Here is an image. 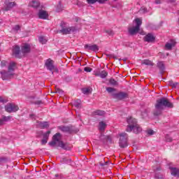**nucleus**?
Returning a JSON list of instances; mask_svg holds the SVG:
<instances>
[{
    "mask_svg": "<svg viewBox=\"0 0 179 179\" xmlns=\"http://www.w3.org/2000/svg\"><path fill=\"white\" fill-rule=\"evenodd\" d=\"M171 176L174 177H179V169L177 168H170Z\"/></svg>",
    "mask_w": 179,
    "mask_h": 179,
    "instance_id": "nucleus-20",
    "label": "nucleus"
},
{
    "mask_svg": "<svg viewBox=\"0 0 179 179\" xmlns=\"http://www.w3.org/2000/svg\"><path fill=\"white\" fill-rule=\"evenodd\" d=\"M127 122L128 124L126 129L127 132H134V134H140V132H142V127L138 124L136 119L130 117L127 118Z\"/></svg>",
    "mask_w": 179,
    "mask_h": 179,
    "instance_id": "nucleus-2",
    "label": "nucleus"
},
{
    "mask_svg": "<svg viewBox=\"0 0 179 179\" xmlns=\"http://www.w3.org/2000/svg\"><path fill=\"white\" fill-rule=\"evenodd\" d=\"M50 134H51V131H48L46 133H45L43 134V138L48 140V138H49Z\"/></svg>",
    "mask_w": 179,
    "mask_h": 179,
    "instance_id": "nucleus-35",
    "label": "nucleus"
},
{
    "mask_svg": "<svg viewBox=\"0 0 179 179\" xmlns=\"http://www.w3.org/2000/svg\"><path fill=\"white\" fill-rule=\"evenodd\" d=\"M0 73L3 80H10V79H12V78H13L15 76V73L9 71H6L5 70L0 71Z\"/></svg>",
    "mask_w": 179,
    "mask_h": 179,
    "instance_id": "nucleus-7",
    "label": "nucleus"
},
{
    "mask_svg": "<svg viewBox=\"0 0 179 179\" xmlns=\"http://www.w3.org/2000/svg\"><path fill=\"white\" fill-rule=\"evenodd\" d=\"M169 86H171L172 89H176L177 86H178L179 83H174L173 80H171L168 82Z\"/></svg>",
    "mask_w": 179,
    "mask_h": 179,
    "instance_id": "nucleus-25",
    "label": "nucleus"
},
{
    "mask_svg": "<svg viewBox=\"0 0 179 179\" xmlns=\"http://www.w3.org/2000/svg\"><path fill=\"white\" fill-rule=\"evenodd\" d=\"M114 1H117V0H114Z\"/></svg>",
    "mask_w": 179,
    "mask_h": 179,
    "instance_id": "nucleus-62",
    "label": "nucleus"
},
{
    "mask_svg": "<svg viewBox=\"0 0 179 179\" xmlns=\"http://www.w3.org/2000/svg\"><path fill=\"white\" fill-rule=\"evenodd\" d=\"M74 106L76 108H80L82 107V104H80V100L77 99L75 102H74Z\"/></svg>",
    "mask_w": 179,
    "mask_h": 179,
    "instance_id": "nucleus-32",
    "label": "nucleus"
},
{
    "mask_svg": "<svg viewBox=\"0 0 179 179\" xmlns=\"http://www.w3.org/2000/svg\"><path fill=\"white\" fill-rule=\"evenodd\" d=\"M2 118H3V121H4V122H8V121H10V118H12V117H10V116H4Z\"/></svg>",
    "mask_w": 179,
    "mask_h": 179,
    "instance_id": "nucleus-38",
    "label": "nucleus"
},
{
    "mask_svg": "<svg viewBox=\"0 0 179 179\" xmlns=\"http://www.w3.org/2000/svg\"><path fill=\"white\" fill-rule=\"evenodd\" d=\"M162 171V167H160V166L157 167L155 169V171Z\"/></svg>",
    "mask_w": 179,
    "mask_h": 179,
    "instance_id": "nucleus-55",
    "label": "nucleus"
},
{
    "mask_svg": "<svg viewBox=\"0 0 179 179\" xmlns=\"http://www.w3.org/2000/svg\"><path fill=\"white\" fill-rule=\"evenodd\" d=\"M29 5L30 6H31V8H34L35 9H37V8L40 6V2L37 1H32L31 2L29 3Z\"/></svg>",
    "mask_w": 179,
    "mask_h": 179,
    "instance_id": "nucleus-24",
    "label": "nucleus"
},
{
    "mask_svg": "<svg viewBox=\"0 0 179 179\" xmlns=\"http://www.w3.org/2000/svg\"><path fill=\"white\" fill-rule=\"evenodd\" d=\"M47 69L48 71H50V72H52L54 71L55 66H54V63L51 59H48L46 60L45 64Z\"/></svg>",
    "mask_w": 179,
    "mask_h": 179,
    "instance_id": "nucleus-10",
    "label": "nucleus"
},
{
    "mask_svg": "<svg viewBox=\"0 0 179 179\" xmlns=\"http://www.w3.org/2000/svg\"><path fill=\"white\" fill-rule=\"evenodd\" d=\"M112 97L115 99L116 100H125V99H128L129 94L127 92H120L117 93L112 94Z\"/></svg>",
    "mask_w": 179,
    "mask_h": 179,
    "instance_id": "nucleus-8",
    "label": "nucleus"
},
{
    "mask_svg": "<svg viewBox=\"0 0 179 179\" xmlns=\"http://www.w3.org/2000/svg\"><path fill=\"white\" fill-rule=\"evenodd\" d=\"M39 43H41V44H45L47 43V40H45V38H44V37L40 36L39 37Z\"/></svg>",
    "mask_w": 179,
    "mask_h": 179,
    "instance_id": "nucleus-33",
    "label": "nucleus"
},
{
    "mask_svg": "<svg viewBox=\"0 0 179 179\" xmlns=\"http://www.w3.org/2000/svg\"><path fill=\"white\" fill-rule=\"evenodd\" d=\"M0 103H3V104H5V103H8V99L0 96Z\"/></svg>",
    "mask_w": 179,
    "mask_h": 179,
    "instance_id": "nucleus-40",
    "label": "nucleus"
},
{
    "mask_svg": "<svg viewBox=\"0 0 179 179\" xmlns=\"http://www.w3.org/2000/svg\"><path fill=\"white\" fill-rule=\"evenodd\" d=\"M34 104H36V106H40V104H43V101H36L35 102H34Z\"/></svg>",
    "mask_w": 179,
    "mask_h": 179,
    "instance_id": "nucleus-48",
    "label": "nucleus"
},
{
    "mask_svg": "<svg viewBox=\"0 0 179 179\" xmlns=\"http://www.w3.org/2000/svg\"><path fill=\"white\" fill-rule=\"evenodd\" d=\"M56 93H61V90L59 89L56 90Z\"/></svg>",
    "mask_w": 179,
    "mask_h": 179,
    "instance_id": "nucleus-57",
    "label": "nucleus"
},
{
    "mask_svg": "<svg viewBox=\"0 0 179 179\" xmlns=\"http://www.w3.org/2000/svg\"><path fill=\"white\" fill-rule=\"evenodd\" d=\"M134 22L136 26L128 28V32L130 36H135V34L138 33L139 30H141V26H142V20L136 18L134 20Z\"/></svg>",
    "mask_w": 179,
    "mask_h": 179,
    "instance_id": "nucleus-5",
    "label": "nucleus"
},
{
    "mask_svg": "<svg viewBox=\"0 0 179 179\" xmlns=\"http://www.w3.org/2000/svg\"><path fill=\"white\" fill-rule=\"evenodd\" d=\"M109 83L111 86H118V82H117L114 78H110L109 80Z\"/></svg>",
    "mask_w": 179,
    "mask_h": 179,
    "instance_id": "nucleus-28",
    "label": "nucleus"
},
{
    "mask_svg": "<svg viewBox=\"0 0 179 179\" xmlns=\"http://www.w3.org/2000/svg\"><path fill=\"white\" fill-rule=\"evenodd\" d=\"M15 68H16V63L14 62H10L8 66V71L9 72H15Z\"/></svg>",
    "mask_w": 179,
    "mask_h": 179,
    "instance_id": "nucleus-21",
    "label": "nucleus"
},
{
    "mask_svg": "<svg viewBox=\"0 0 179 179\" xmlns=\"http://www.w3.org/2000/svg\"><path fill=\"white\" fill-rule=\"evenodd\" d=\"M31 47L30 45L28 43H24L21 48V51L22 54H28V52H30Z\"/></svg>",
    "mask_w": 179,
    "mask_h": 179,
    "instance_id": "nucleus-15",
    "label": "nucleus"
},
{
    "mask_svg": "<svg viewBox=\"0 0 179 179\" xmlns=\"http://www.w3.org/2000/svg\"><path fill=\"white\" fill-rule=\"evenodd\" d=\"M107 164H108V162H100V166H101L102 167L104 166H107Z\"/></svg>",
    "mask_w": 179,
    "mask_h": 179,
    "instance_id": "nucleus-51",
    "label": "nucleus"
},
{
    "mask_svg": "<svg viewBox=\"0 0 179 179\" xmlns=\"http://www.w3.org/2000/svg\"><path fill=\"white\" fill-rule=\"evenodd\" d=\"M1 68H3L4 66H6V61L3 60L1 62Z\"/></svg>",
    "mask_w": 179,
    "mask_h": 179,
    "instance_id": "nucleus-45",
    "label": "nucleus"
},
{
    "mask_svg": "<svg viewBox=\"0 0 179 179\" xmlns=\"http://www.w3.org/2000/svg\"><path fill=\"white\" fill-rule=\"evenodd\" d=\"M119 146L125 148L128 146V134L127 133L119 134Z\"/></svg>",
    "mask_w": 179,
    "mask_h": 179,
    "instance_id": "nucleus-6",
    "label": "nucleus"
},
{
    "mask_svg": "<svg viewBox=\"0 0 179 179\" xmlns=\"http://www.w3.org/2000/svg\"><path fill=\"white\" fill-rule=\"evenodd\" d=\"M58 129L62 132H71V127L68 126H59Z\"/></svg>",
    "mask_w": 179,
    "mask_h": 179,
    "instance_id": "nucleus-23",
    "label": "nucleus"
},
{
    "mask_svg": "<svg viewBox=\"0 0 179 179\" xmlns=\"http://www.w3.org/2000/svg\"><path fill=\"white\" fill-rule=\"evenodd\" d=\"M106 76H108V73L107 71L103 70L100 73V78L101 79H106Z\"/></svg>",
    "mask_w": 179,
    "mask_h": 179,
    "instance_id": "nucleus-27",
    "label": "nucleus"
},
{
    "mask_svg": "<svg viewBox=\"0 0 179 179\" xmlns=\"http://www.w3.org/2000/svg\"><path fill=\"white\" fill-rule=\"evenodd\" d=\"M15 6H16V3L15 1H9L6 4L5 10H6L7 12L8 10H12V9L15 8Z\"/></svg>",
    "mask_w": 179,
    "mask_h": 179,
    "instance_id": "nucleus-18",
    "label": "nucleus"
},
{
    "mask_svg": "<svg viewBox=\"0 0 179 179\" xmlns=\"http://www.w3.org/2000/svg\"><path fill=\"white\" fill-rule=\"evenodd\" d=\"M141 65H147L148 66H153L155 64H153V62L149 60V59H144L141 61Z\"/></svg>",
    "mask_w": 179,
    "mask_h": 179,
    "instance_id": "nucleus-22",
    "label": "nucleus"
},
{
    "mask_svg": "<svg viewBox=\"0 0 179 179\" xmlns=\"http://www.w3.org/2000/svg\"><path fill=\"white\" fill-rule=\"evenodd\" d=\"M3 124H5V121H3V119L1 118L0 119V125H3Z\"/></svg>",
    "mask_w": 179,
    "mask_h": 179,
    "instance_id": "nucleus-53",
    "label": "nucleus"
},
{
    "mask_svg": "<svg viewBox=\"0 0 179 179\" xmlns=\"http://www.w3.org/2000/svg\"><path fill=\"white\" fill-rule=\"evenodd\" d=\"M147 135H148L149 136H151L152 135L155 134V131H153V129H148L146 131Z\"/></svg>",
    "mask_w": 179,
    "mask_h": 179,
    "instance_id": "nucleus-34",
    "label": "nucleus"
},
{
    "mask_svg": "<svg viewBox=\"0 0 179 179\" xmlns=\"http://www.w3.org/2000/svg\"><path fill=\"white\" fill-rule=\"evenodd\" d=\"M60 139L61 134L57 133L53 136L52 141L49 142L50 146H55V145L58 143V146H59V148H62V149H64V150H66V145H65V143H64V142H62V141H61Z\"/></svg>",
    "mask_w": 179,
    "mask_h": 179,
    "instance_id": "nucleus-4",
    "label": "nucleus"
},
{
    "mask_svg": "<svg viewBox=\"0 0 179 179\" xmlns=\"http://www.w3.org/2000/svg\"><path fill=\"white\" fill-rule=\"evenodd\" d=\"M166 142H171L172 139H171V138H170L169 136H166Z\"/></svg>",
    "mask_w": 179,
    "mask_h": 179,
    "instance_id": "nucleus-54",
    "label": "nucleus"
},
{
    "mask_svg": "<svg viewBox=\"0 0 179 179\" xmlns=\"http://www.w3.org/2000/svg\"><path fill=\"white\" fill-rule=\"evenodd\" d=\"M176 44H177L176 40L171 39L170 42L166 43L165 48H166L168 50H170L173 48V47H176Z\"/></svg>",
    "mask_w": 179,
    "mask_h": 179,
    "instance_id": "nucleus-13",
    "label": "nucleus"
},
{
    "mask_svg": "<svg viewBox=\"0 0 179 179\" xmlns=\"http://www.w3.org/2000/svg\"><path fill=\"white\" fill-rule=\"evenodd\" d=\"M107 1H108V0H97V2H98V3L103 4V3H105L106 2H107Z\"/></svg>",
    "mask_w": 179,
    "mask_h": 179,
    "instance_id": "nucleus-49",
    "label": "nucleus"
},
{
    "mask_svg": "<svg viewBox=\"0 0 179 179\" xmlns=\"http://www.w3.org/2000/svg\"><path fill=\"white\" fill-rule=\"evenodd\" d=\"M156 40V38L152 34H148L145 36H144V41L147 43H153Z\"/></svg>",
    "mask_w": 179,
    "mask_h": 179,
    "instance_id": "nucleus-14",
    "label": "nucleus"
},
{
    "mask_svg": "<svg viewBox=\"0 0 179 179\" xmlns=\"http://www.w3.org/2000/svg\"><path fill=\"white\" fill-rule=\"evenodd\" d=\"M155 178H157V179H164V176L163 175L159 176V174L156 173L155 174Z\"/></svg>",
    "mask_w": 179,
    "mask_h": 179,
    "instance_id": "nucleus-46",
    "label": "nucleus"
},
{
    "mask_svg": "<svg viewBox=\"0 0 179 179\" xmlns=\"http://www.w3.org/2000/svg\"><path fill=\"white\" fill-rule=\"evenodd\" d=\"M62 29L59 31V33H61L63 35L71 34V33H75L78 31V27H68V24L65 22H62L60 24Z\"/></svg>",
    "mask_w": 179,
    "mask_h": 179,
    "instance_id": "nucleus-3",
    "label": "nucleus"
},
{
    "mask_svg": "<svg viewBox=\"0 0 179 179\" xmlns=\"http://www.w3.org/2000/svg\"><path fill=\"white\" fill-rule=\"evenodd\" d=\"M157 66L159 69L160 73H164V71L166 70V66H164V62H158L157 64Z\"/></svg>",
    "mask_w": 179,
    "mask_h": 179,
    "instance_id": "nucleus-19",
    "label": "nucleus"
},
{
    "mask_svg": "<svg viewBox=\"0 0 179 179\" xmlns=\"http://www.w3.org/2000/svg\"><path fill=\"white\" fill-rule=\"evenodd\" d=\"M84 71L85 72H92V69L90 67H85Z\"/></svg>",
    "mask_w": 179,
    "mask_h": 179,
    "instance_id": "nucleus-44",
    "label": "nucleus"
},
{
    "mask_svg": "<svg viewBox=\"0 0 179 179\" xmlns=\"http://www.w3.org/2000/svg\"><path fill=\"white\" fill-rule=\"evenodd\" d=\"M55 177L57 179H61V178H62V175H59V174L57 173L55 175Z\"/></svg>",
    "mask_w": 179,
    "mask_h": 179,
    "instance_id": "nucleus-50",
    "label": "nucleus"
},
{
    "mask_svg": "<svg viewBox=\"0 0 179 179\" xmlns=\"http://www.w3.org/2000/svg\"><path fill=\"white\" fill-rule=\"evenodd\" d=\"M31 118H34L35 115H30Z\"/></svg>",
    "mask_w": 179,
    "mask_h": 179,
    "instance_id": "nucleus-59",
    "label": "nucleus"
},
{
    "mask_svg": "<svg viewBox=\"0 0 179 179\" xmlns=\"http://www.w3.org/2000/svg\"><path fill=\"white\" fill-rule=\"evenodd\" d=\"M155 107V109L153 111V115L155 117H159V115H162L164 108H173L174 104L169 101L167 98L162 97L157 100Z\"/></svg>",
    "mask_w": 179,
    "mask_h": 179,
    "instance_id": "nucleus-1",
    "label": "nucleus"
},
{
    "mask_svg": "<svg viewBox=\"0 0 179 179\" xmlns=\"http://www.w3.org/2000/svg\"><path fill=\"white\" fill-rule=\"evenodd\" d=\"M39 127L42 129L48 128V122H41L39 123Z\"/></svg>",
    "mask_w": 179,
    "mask_h": 179,
    "instance_id": "nucleus-30",
    "label": "nucleus"
},
{
    "mask_svg": "<svg viewBox=\"0 0 179 179\" xmlns=\"http://www.w3.org/2000/svg\"><path fill=\"white\" fill-rule=\"evenodd\" d=\"M99 141L102 142V143H107V142L111 143V137L110 136L104 135L103 134H101L99 136Z\"/></svg>",
    "mask_w": 179,
    "mask_h": 179,
    "instance_id": "nucleus-12",
    "label": "nucleus"
},
{
    "mask_svg": "<svg viewBox=\"0 0 179 179\" xmlns=\"http://www.w3.org/2000/svg\"><path fill=\"white\" fill-rule=\"evenodd\" d=\"M13 31H15L16 33H17L19 31V30H20V25H15L13 27Z\"/></svg>",
    "mask_w": 179,
    "mask_h": 179,
    "instance_id": "nucleus-36",
    "label": "nucleus"
},
{
    "mask_svg": "<svg viewBox=\"0 0 179 179\" xmlns=\"http://www.w3.org/2000/svg\"><path fill=\"white\" fill-rule=\"evenodd\" d=\"M94 75H95L96 76H99V78H100V73L96 72V73H94Z\"/></svg>",
    "mask_w": 179,
    "mask_h": 179,
    "instance_id": "nucleus-56",
    "label": "nucleus"
},
{
    "mask_svg": "<svg viewBox=\"0 0 179 179\" xmlns=\"http://www.w3.org/2000/svg\"><path fill=\"white\" fill-rule=\"evenodd\" d=\"M105 33L108 34V36H114V31H113L111 29L106 30Z\"/></svg>",
    "mask_w": 179,
    "mask_h": 179,
    "instance_id": "nucleus-39",
    "label": "nucleus"
},
{
    "mask_svg": "<svg viewBox=\"0 0 179 179\" xmlns=\"http://www.w3.org/2000/svg\"><path fill=\"white\" fill-rule=\"evenodd\" d=\"M64 10V6L61 4V1H59L58 5L57 6L56 10L57 12H61Z\"/></svg>",
    "mask_w": 179,
    "mask_h": 179,
    "instance_id": "nucleus-31",
    "label": "nucleus"
},
{
    "mask_svg": "<svg viewBox=\"0 0 179 179\" xmlns=\"http://www.w3.org/2000/svg\"><path fill=\"white\" fill-rule=\"evenodd\" d=\"M87 2L89 3V5H94V3L97 2V0H87Z\"/></svg>",
    "mask_w": 179,
    "mask_h": 179,
    "instance_id": "nucleus-41",
    "label": "nucleus"
},
{
    "mask_svg": "<svg viewBox=\"0 0 179 179\" xmlns=\"http://www.w3.org/2000/svg\"><path fill=\"white\" fill-rule=\"evenodd\" d=\"M84 47L87 51H94V52L99 51V46L97 45L86 44Z\"/></svg>",
    "mask_w": 179,
    "mask_h": 179,
    "instance_id": "nucleus-11",
    "label": "nucleus"
},
{
    "mask_svg": "<svg viewBox=\"0 0 179 179\" xmlns=\"http://www.w3.org/2000/svg\"><path fill=\"white\" fill-rule=\"evenodd\" d=\"M6 162V158L0 157V164H3V163Z\"/></svg>",
    "mask_w": 179,
    "mask_h": 179,
    "instance_id": "nucleus-43",
    "label": "nucleus"
},
{
    "mask_svg": "<svg viewBox=\"0 0 179 179\" xmlns=\"http://www.w3.org/2000/svg\"><path fill=\"white\" fill-rule=\"evenodd\" d=\"M38 16L39 19H43L44 20H45V19L48 17V13H47V11L45 10H40L38 13Z\"/></svg>",
    "mask_w": 179,
    "mask_h": 179,
    "instance_id": "nucleus-17",
    "label": "nucleus"
},
{
    "mask_svg": "<svg viewBox=\"0 0 179 179\" xmlns=\"http://www.w3.org/2000/svg\"><path fill=\"white\" fill-rule=\"evenodd\" d=\"M5 110L7 113H16L19 110V106L15 103H8L5 106Z\"/></svg>",
    "mask_w": 179,
    "mask_h": 179,
    "instance_id": "nucleus-9",
    "label": "nucleus"
},
{
    "mask_svg": "<svg viewBox=\"0 0 179 179\" xmlns=\"http://www.w3.org/2000/svg\"><path fill=\"white\" fill-rule=\"evenodd\" d=\"M169 2H176V0H168Z\"/></svg>",
    "mask_w": 179,
    "mask_h": 179,
    "instance_id": "nucleus-58",
    "label": "nucleus"
},
{
    "mask_svg": "<svg viewBox=\"0 0 179 179\" xmlns=\"http://www.w3.org/2000/svg\"><path fill=\"white\" fill-rule=\"evenodd\" d=\"M104 114H106V112L104 110H97L96 111L94 112V115H104Z\"/></svg>",
    "mask_w": 179,
    "mask_h": 179,
    "instance_id": "nucleus-29",
    "label": "nucleus"
},
{
    "mask_svg": "<svg viewBox=\"0 0 179 179\" xmlns=\"http://www.w3.org/2000/svg\"><path fill=\"white\" fill-rule=\"evenodd\" d=\"M155 3H156L157 5H160V3H162V1H160V0H155Z\"/></svg>",
    "mask_w": 179,
    "mask_h": 179,
    "instance_id": "nucleus-52",
    "label": "nucleus"
},
{
    "mask_svg": "<svg viewBox=\"0 0 179 179\" xmlns=\"http://www.w3.org/2000/svg\"><path fill=\"white\" fill-rule=\"evenodd\" d=\"M106 127H107V124L104 122H100L99 125V129L101 132L106 129Z\"/></svg>",
    "mask_w": 179,
    "mask_h": 179,
    "instance_id": "nucleus-26",
    "label": "nucleus"
},
{
    "mask_svg": "<svg viewBox=\"0 0 179 179\" xmlns=\"http://www.w3.org/2000/svg\"><path fill=\"white\" fill-rule=\"evenodd\" d=\"M106 91L108 93H113V92H115V89L113 87H106Z\"/></svg>",
    "mask_w": 179,
    "mask_h": 179,
    "instance_id": "nucleus-37",
    "label": "nucleus"
},
{
    "mask_svg": "<svg viewBox=\"0 0 179 179\" xmlns=\"http://www.w3.org/2000/svg\"><path fill=\"white\" fill-rule=\"evenodd\" d=\"M89 92H90V90L88 88H84L83 89V93L84 94H87V93H89Z\"/></svg>",
    "mask_w": 179,
    "mask_h": 179,
    "instance_id": "nucleus-42",
    "label": "nucleus"
},
{
    "mask_svg": "<svg viewBox=\"0 0 179 179\" xmlns=\"http://www.w3.org/2000/svg\"><path fill=\"white\" fill-rule=\"evenodd\" d=\"M52 75H54V71H52Z\"/></svg>",
    "mask_w": 179,
    "mask_h": 179,
    "instance_id": "nucleus-61",
    "label": "nucleus"
},
{
    "mask_svg": "<svg viewBox=\"0 0 179 179\" xmlns=\"http://www.w3.org/2000/svg\"><path fill=\"white\" fill-rule=\"evenodd\" d=\"M48 139L47 138H43L42 140H41V145H45L46 143H47V142H48Z\"/></svg>",
    "mask_w": 179,
    "mask_h": 179,
    "instance_id": "nucleus-47",
    "label": "nucleus"
},
{
    "mask_svg": "<svg viewBox=\"0 0 179 179\" xmlns=\"http://www.w3.org/2000/svg\"><path fill=\"white\" fill-rule=\"evenodd\" d=\"M144 12H148V10L146 8H144Z\"/></svg>",
    "mask_w": 179,
    "mask_h": 179,
    "instance_id": "nucleus-60",
    "label": "nucleus"
},
{
    "mask_svg": "<svg viewBox=\"0 0 179 179\" xmlns=\"http://www.w3.org/2000/svg\"><path fill=\"white\" fill-rule=\"evenodd\" d=\"M13 54L16 58H20V47L15 45L13 49Z\"/></svg>",
    "mask_w": 179,
    "mask_h": 179,
    "instance_id": "nucleus-16",
    "label": "nucleus"
}]
</instances>
